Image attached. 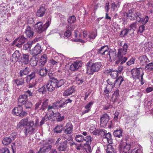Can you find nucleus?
Masks as SVG:
<instances>
[{
  "label": "nucleus",
  "mask_w": 153,
  "mask_h": 153,
  "mask_svg": "<svg viewBox=\"0 0 153 153\" xmlns=\"http://www.w3.org/2000/svg\"><path fill=\"white\" fill-rule=\"evenodd\" d=\"M54 117H56L58 121H62L64 119V117L63 116H61V114L58 112L55 113Z\"/></svg>",
  "instance_id": "37"
},
{
  "label": "nucleus",
  "mask_w": 153,
  "mask_h": 153,
  "mask_svg": "<svg viewBox=\"0 0 153 153\" xmlns=\"http://www.w3.org/2000/svg\"><path fill=\"white\" fill-rule=\"evenodd\" d=\"M130 145L129 144L126 143L123 149V153H129L130 152Z\"/></svg>",
  "instance_id": "42"
},
{
  "label": "nucleus",
  "mask_w": 153,
  "mask_h": 153,
  "mask_svg": "<svg viewBox=\"0 0 153 153\" xmlns=\"http://www.w3.org/2000/svg\"><path fill=\"white\" fill-rule=\"evenodd\" d=\"M43 101V102H42V104L41 105L42 111H45L48 106V99L44 100Z\"/></svg>",
  "instance_id": "36"
},
{
  "label": "nucleus",
  "mask_w": 153,
  "mask_h": 153,
  "mask_svg": "<svg viewBox=\"0 0 153 153\" xmlns=\"http://www.w3.org/2000/svg\"><path fill=\"white\" fill-rule=\"evenodd\" d=\"M48 117H47L46 116H44V117H43L40 122V124L39 126H42V125L44 124L45 121L49 120V118H48Z\"/></svg>",
  "instance_id": "60"
},
{
  "label": "nucleus",
  "mask_w": 153,
  "mask_h": 153,
  "mask_svg": "<svg viewBox=\"0 0 153 153\" xmlns=\"http://www.w3.org/2000/svg\"><path fill=\"white\" fill-rule=\"evenodd\" d=\"M13 113L17 116H19L23 117L26 116L27 113L23 110V107L21 105H19L17 107L14 108L13 110Z\"/></svg>",
  "instance_id": "5"
},
{
  "label": "nucleus",
  "mask_w": 153,
  "mask_h": 153,
  "mask_svg": "<svg viewBox=\"0 0 153 153\" xmlns=\"http://www.w3.org/2000/svg\"><path fill=\"white\" fill-rule=\"evenodd\" d=\"M137 22L136 21L135 22L132 23L129 25V27L130 28L129 29L131 30H132L134 32L135 29L137 27Z\"/></svg>",
  "instance_id": "45"
},
{
  "label": "nucleus",
  "mask_w": 153,
  "mask_h": 153,
  "mask_svg": "<svg viewBox=\"0 0 153 153\" xmlns=\"http://www.w3.org/2000/svg\"><path fill=\"white\" fill-rule=\"evenodd\" d=\"M73 26L71 24L68 25L66 27V30L69 31H71L74 30V28L73 27Z\"/></svg>",
  "instance_id": "63"
},
{
  "label": "nucleus",
  "mask_w": 153,
  "mask_h": 153,
  "mask_svg": "<svg viewBox=\"0 0 153 153\" xmlns=\"http://www.w3.org/2000/svg\"><path fill=\"white\" fill-rule=\"evenodd\" d=\"M36 72L35 71H33L30 74L27 76L26 81L27 83L32 80H35L34 78L36 76Z\"/></svg>",
  "instance_id": "27"
},
{
  "label": "nucleus",
  "mask_w": 153,
  "mask_h": 153,
  "mask_svg": "<svg viewBox=\"0 0 153 153\" xmlns=\"http://www.w3.org/2000/svg\"><path fill=\"white\" fill-rule=\"evenodd\" d=\"M86 151L88 153H91L92 150L89 144H87L86 145V148H85Z\"/></svg>",
  "instance_id": "59"
},
{
  "label": "nucleus",
  "mask_w": 153,
  "mask_h": 153,
  "mask_svg": "<svg viewBox=\"0 0 153 153\" xmlns=\"http://www.w3.org/2000/svg\"><path fill=\"white\" fill-rule=\"evenodd\" d=\"M109 86L107 85L106 87H105V90L104 91V94L105 95V97L108 98L109 95V94L111 92V90L109 89Z\"/></svg>",
  "instance_id": "41"
},
{
  "label": "nucleus",
  "mask_w": 153,
  "mask_h": 153,
  "mask_svg": "<svg viewBox=\"0 0 153 153\" xmlns=\"http://www.w3.org/2000/svg\"><path fill=\"white\" fill-rule=\"evenodd\" d=\"M124 81L123 78L120 76L115 81L114 84L118 85L119 86L121 85L122 82Z\"/></svg>",
  "instance_id": "40"
},
{
  "label": "nucleus",
  "mask_w": 153,
  "mask_h": 153,
  "mask_svg": "<svg viewBox=\"0 0 153 153\" xmlns=\"http://www.w3.org/2000/svg\"><path fill=\"white\" fill-rule=\"evenodd\" d=\"M29 84L27 85L28 88H32L34 87L36 85V80H32L30 82H28Z\"/></svg>",
  "instance_id": "48"
},
{
  "label": "nucleus",
  "mask_w": 153,
  "mask_h": 153,
  "mask_svg": "<svg viewBox=\"0 0 153 153\" xmlns=\"http://www.w3.org/2000/svg\"><path fill=\"white\" fill-rule=\"evenodd\" d=\"M27 41V39L23 35L20 36L14 40L13 43L18 47H21L22 45Z\"/></svg>",
  "instance_id": "7"
},
{
  "label": "nucleus",
  "mask_w": 153,
  "mask_h": 153,
  "mask_svg": "<svg viewBox=\"0 0 153 153\" xmlns=\"http://www.w3.org/2000/svg\"><path fill=\"white\" fill-rule=\"evenodd\" d=\"M15 82L17 85H22L25 83L24 78L20 77L19 76V75L18 76V78L15 80Z\"/></svg>",
  "instance_id": "32"
},
{
  "label": "nucleus",
  "mask_w": 153,
  "mask_h": 153,
  "mask_svg": "<svg viewBox=\"0 0 153 153\" xmlns=\"http://www.w3.org/2000/svg\"><path fill=\"white\" fill-rule=\"evenodd\" d=\"M38 58L35 56H33L31 62V65L32 66H36L38 61Z\"/></svg>",
  "instance_id": "46"
},
{
  "label": "nucleus",
  "mask_w": 153,
  "mask_h": 153,
  "mask_svg": "<svg viewBox=\"0 0 153 153\" xmlns=\"http://www.w3.org/2000/svg\"><path fill=\"white\" fill-rule=\"evenodd\" d=\"M123 56H120V57H119V56L117 55V60L116 62V63L117 64H123L124 63L126 62L127 59V58L126 57H123Z\"/></svg>",
  "instance_id": "24"
},
{
  "label": "nucleus",
  "mask_w": 153,
  "mask_h": 153,
  "mask_svg": "<svg viewBox=\"0 0 153 153\" xmlns=\"http://www.w3.org/2000/svg\"><path fill=\"white\" fill-rule=\"evenodd\" d=\"M123 130L120 129L119 130H117L114 131L113 133L114 136L118 138H121L123 137Z\"/></svg>",
  "instance_id": "28"
},
{
  "label": "nucleus",
  "mask_w": 153,
  "mask_h": 153,
  "mask_svg": "<svg viewBox=\"0 0 153 153\" xmlns=\"http://www.w3.org/2000/svg\"><path fill=\"white\" fill-rule=\"evenodd\" d=\"M84 141L86 142L91 143L92 140V138L90 135H88L85 137H84Z\"/></svg>",
  "instance_id": "55"
},
{
  "label": "nucleus",
  "mask_w": 153,
  "mask_h": 153,
  "mask_svg": "<svg viewBox=\"0 0 153 153\" xmlns=\"http://www.w3.org/2000/svg\"><path fill=\"white\" fill-rule=\"evenodd\" d=\"M35 129V128L33 127L27 126L25 128V134L26 136L30 135L33 134Z\"/></svg>",
  "instance_id": "20"
},
{
  "label": "nucleus",
  "mask_w": 153,
  "mask_h": 153,
  "mask_svg": "<svg viewBox=\"0 0 153 153\" xmlns=\"http://www.w3.org/2000/svg\"><path fill=\"white\" fill-rule=\"evenodd\" d=\"M51 22L49 21H48L43 25L42 22H38L35 25V30L38 33H41L48 28Z\"/></svg>",
  "instance_id": "4"
},
{
  "label": "nucleus",
  "mask_w": 153,
  "mask_h": 153,
  "mask_svg": "<svg viewBox=\"0 0 153 153\" xmlns=\"http://www.w3.org/2000/svg\"><path fill=\"white\" fill-rule=\"evenodd\" d=\"M108 48V46L107 45L102 46L100 48L97 50V53L98 54L102 55H104L105 53H108V51L107 50Z\"/></svg>",
  "instance_id": "13"
},
{
  "label": "nucleus",
  "mask_w": 153,
  "mask_h": 153,
  "mask_svg": "<svg viewBox=\"0 0 153 153\" xmlns=\"http://www.w3.org/2000/svg\"><path fill=\"white\" fill-rule=\"evenodd\" d=\"M47 74V70L46 68H43L40 70L39 74L41 76H44Z\"/></svg>",
  "instance_id": "47"
},
{
  "label": "nucleus",
  "mask_w": 153,
  "mask_h": 153,
  "mask_svg": "<svg viewBox=\"0 0 153 153\" xmlns=\"http://www.w3.org/2000/svg\"><path fill=\"white\" fill-rule=\"evenodd\" d=\"M47 56L45 54H44L41 56L40 62L41 63L42 65H44L47 62Z\"/></svg>",
  "instance_id": "43"
},
{
  "label": "nucleus",
  "mask_w": 153,
  "mask_h": 153,
  "mask_svg": "<svg viewBox=\"0 0 153 153\" xmlns=\"http://www.w3.org/2000/svg\"><path fill=\"white\" fill-rule=\"evenodd\" d=\"M145 47L149 49H151L153 47V45L151 42H146L144 44Z\"/></svg>",
  "instance_id": "53"
},
{
  "label": "nucleus",
  "mask_w": 153,
  "mask_h": 153,
  "mask_svg": "<svg viewBox=\"0 0 153 153\" xmlns=\"http://www.w3.org/2000/svg\"><path fill=\"white\" fill-rule=\"evenodd\" d=\"M32 45V44L31 42L27 43L23 45V48L25 50H30Z\"/></svg>",
  "instance_id": "49"
},
{
  "label": "nucleus",
  "mask_w": 153,
  "mask_h": 153,
  "mask_svg": "<svg viewBox=\"0 0 153 153\" xmlns=\"http://www.w3.org/2000/svg\"><path fill=\"white\" fill-rule=\"evenodd\" d=\"M97 36V34L93 32L91 33L88 36V37L90 39H94Z\"/></svg>",
  "instance_id": "62"
},
{
  "label": "nucleus",
  "mask_w": 153,
  "mask_h": 153,
  "mask_svg": "<svg viewBox=\"0 0 153 153\" xmlns=\"http://www.w3.org/2000/svg\"><path fill=\"white\" fill-rule=\"evenodd\" d=\"M104 138L107 139V141L109 144H112V139L111 137V135L110 133H107L105 131V134L104 135Z\"/></svg>",
  "instance_id": "31"
},
{
  "label": "nucleus",
  "mask_w": 153,
  "mask_h": 153,
  "mask_svg": "<svg viewBox=\"0 0 153 153\" xmlns=\"http://www.w3.org/2000/svg\"><path fill=\"white\" fill-rule=\"evenodd\" d=\"M59 108L65 107L66 106V105L65 102H63L62 100L59 101Z\"/></svg>",
  "instance_id": "64"
},
{
  "label": "nucleus",
  "mask_w": 153,
  "mask_h": 153,
  "mask_svg": "<svg viewBox=\"0 0 153 153\" xmlns=\"http://www.w3.org/2000/svg\"><path fill=\"white\" fill-rule=\"evenodd\" d=\"M52 146L51 145H48L47 146H43L42 147L43 149H45V152L46 153L47 152H48L52 148Z\"/></svg>",
  "instance_id": "61"
},
{
  "label": "nucleus",
  "mask_w": 153,
  "mask_h": 153,
  "mask_svg": "<svg viewBox=\"0 0 153 153\" xmlns=\"http://www.w3.org/2000/svg\"><path fill=\"white\" fill-rule=\"evenodd\" d=\"M73 128V126L71 123L68 122L67 123L63 128L64 134L62 135V137L68 141L70 140Z\"/></svg>",
  "instance_id": "1"
},
{
  "label": "nucleus",
  "mask_w": 153,
  "mask_h": 153,
  "mask_svg": "<svg viewBox=\"0 0 153 153\" xmlns=\"http://www.w3.org/2000/svg\"><path fill=\"white\" fill-rule=\"evenodd\" d=\"M46 11L45 8L42 6L37 10L36 13V15L39 17H42L45 15Z\"/></svg>",
  "instance_id": "14"
},
{
  "label": "nucleus",
  "mask_w": 153,
  "mask_h": 153,
  "mask_svg": "<svg viewBox=\"0 0 153 153\" xmlns=\"http://www.w3.org/2000/svg\"><path fill=\"white\" fill-rule=\"evenodd\" d=\"M108 73H109L111 77L113 79H115L118 76V75L119 74L117 70L116 69H110L109 70H107Z\"/></svg>",
  "instance_id": "19"
},
{
  "label": "nucleus",
  "mask_w": 153,
  "mask_h": 153,
  "mask_svg": "<svg viewBox=\"0 0 153 153\" xmlns=\"http://www.w3.org/2000/svg\"><path fill=\"white\" fill-rule=\"evenodd\" d=\"M42 102V100H40L35 104L34 105V109L37 112H39V111H42V105H41Z\"/></svg>",
  "instance_id": "29"
},
{
  "label": "nucleus",
  "mask_w": 153,
  "mask_h": 153,
  "mask_svg": "<svg viewBox=\"0 0 153 153\" xmlns=\"http://www.w3.org/2000/svg\"><path fill=\"white\" fill-rule=\"evenodd\" d=\"M21 56V53L19 51H16L10 57V59L12 62L15 63L19 59Z\"/></svg>",
  "instance_id": "12"
},
{
  "label": "nucleus",
  "mask_w": 153,
  "mask_h": 153,
  "mask_svg": "<svg viewBox=\"0 0 153 153\" xmlns=\"http://www.w3.org/2000/svg\"><path fill=\"white\" fill-rule=\"evenodd\" d=\"M11 141V139L9 137H6L3 139L2 141V143L4 145H7Z\"/></svg>",
  "instance_id": "38"
},
{
  "label": "nucleus",
  "mask_w": 153,
  "mask_h": 153,
  "mask_svg": "<svg viewBox=\"0 0 153 153\" xmlns=\"http://www.w3.org/2000/svg\"><path fill=\"white\" fill-rule=\"evenodd\" d=\"M63 125L60 124L57 125L53 130V132L54 133H60L62 131H63Z\"/></svg>",
  "instance_id": "25"
},
{
  "label": "nucleus",
  "mask_w": 153,
  "mask_h": 153,
  "mask_svg": "<svg viewBox=\"0 0 153 153\" xmlns=\"http://www.w3.org/2000/svg\"><path fill=\"white\" fill-rule=\"evenodd\" d=\"M28 98L26 94H24L20 95L18 99V102H19L21 103L22 105H23L25 104L28 101Z\"/></svg>",
  "instance_id": "18"
},
{
  "label": "nucleus",
  "mask_w": 153,
  "mask_h": 153,
  "mask_svg": "<svg viewBox=\"0 0 153 153\" xmlns=\"http://www.w3.org/2000/svg\"><path fill=\"white\" fill-rule=\"evenodd\" d=\"M76 19L75 16H72L69 17L67 21L68 23L71 24L74 23Z\"/></svg>",
  "instance_id": "50"
},
{
  "label": "nucleus",
  "mask_w": 153,
  "mask_h": 153,
  "mask_svg": "<svg viewBox=\"0 0 153 153\" xmlns=\"http://www.w3.org/2000/svg\"><path fill=\"white\" fill-rule=\"evenodd\" d=\"M29 69L27 67H26L24 70H22L20 71L19 76L20 77H23L24 76L27 75L29 72Z\"/></svg>",
  "instance_id": "30"
},
{
  "label": "nucleus",
  "mask_w": 153,
  "mask_h": 153,
  "mask_svg": "<svg viewBox=\"0 0 153 153\" xmlns=\"http://www.w3.org/2000/svg\"><path fill=\"white\" fill-rule=\"evenodd\" d=\"M94 104V102L91 101L87 104L85 106V110L82 112V114L83 115L85 113H88L91 111V106Z\"/></svg>",
  "instance_id": "23"
},
{
  "label": "nucleus",
  "mask_w": 153,
  "mask_h": 153,
  "mask_svg": "<svg viewBox=\"0 0 153 153\" xmlns=\"http://www.w3.org/2000/svg\"><path fill=\"white\" fill-rule=\"evenodd\" d=\"M106 150L107 153H115L116 152L113 146L110 144L107 146Z\"/></svg>",
  "instance_id": "33"
},
{
  "label": "nucleus",
  "mask_w": 153,
  "mask_h": 153,
  "mask_svg": "<svg viewBox=\"0 0 153 153\" xmlns=\"http://www.w3.org/2000/svg\"><path fill=\"white\" fill-rule=\"evenodd\" d=\"M101 66L100 62L92 63L90 67V71L89 74H92L94 72L98 71Z\"/></svg>",
  "instance_id": "6"
},
{
  "label": "nucleus",
  "mask_w": 153,
  "mask_h": 153,
  "mask_svg": "<svg viewBox=\"0 0 153 153\" xmlns=\"http://www.w3.org/2000/svg\"><path fill=\"white\" fill-rule=\"evenodd\" d=\"M75 140L78 142H82L84 141V137L82 135H76L75 136Z\"/></svg>",
  "instance_id": "39"
},
{
  "label": "nucleus",
  "mask_w": 153,
  "mask_h": 153,
  "mask_svg": "<svg viewBox=\"0 0 153 153\" xmlns=\"http://www.w3.org/2000/svg\"><path fill=\"white\" fill-rule=\"evenodd\" d=\"M126 53V52L122 50V48H120L118 50L117 55L119 57H120V56H123Z\"/></svg>",
  "instance_id": "51"
},
{
  "label": "nucleus",
  "mask_w": 153,
  "mask_h": 153,
  "mask_svg": "<svg viewBox=\"0 0 153 153\" xmlns=\"http://www.w3.org/2000/svg\"><path fill=\"white\" fill-rule=\"evenodd\" d=\"M29 56L27 54H23L21 57V62L22 65H27L29 63Z\"/></svg>",
  "instance_id": "15"
},
{
  "label": "nucleus",
  "mask_w": 153,
  "mask_h": 153,
  "mask_svg": "<svg viewBox=\"0 0 153 153\" xmlns=\"http://www.w3.org/2000/svg\"><path fill=\"white\" fill-rule=\"evenodd\" d=\"M68 141L67 140H64L60 143L59 145L57 146V149L59 151H65L67 149Z\"/></svg>",
  "instance_id": "10"
},
{
  "label": "nucleus",
  "mask_w": 153,
  "mask_h": 153,
  "mask_svg": "<svg viewBox=\"0 0 153 153\" xmlns=\"http://www.w3.org/2000/svg\"><path fill=\"white\" fill-rule=\"evenodd\" d=\"M108 54L110 59L111 58L114 59L116 58L117 54L115 51H112V50L110 51L108 53H107Z\"/></svg>",
  "instance_id": "35"
},
{
  "label": "nucleus",
  "mask_w": 153,
  "mask_h": 153,
  "mask_svg": "<svg viewBox=\"0 0 153 153\" xmlns=\"http://www.w3.org/2000/svg\"><path fill=\"white\" fill-rule=\"evenodd\" d=\"M105 131H106V130L104 129L99 130V131L98 132L99 133L98 135H100L101 137L104 138V135L105 134Z\"/></svg>",
  "instance_id": "57"
},
{
  "label": "nucleus",
  "mask_w": 153,
  "mask_h": 153,
  "mask_svg": "<svg viewBox=\"0 0 153 153\" xmlns=\"http://www.w3.org/2000/svg\"><path fill=\"white\" fill-rule=\"evenodd\" d=\"M131 73L134 78L139 79L141 82V85H143L144 84V82H143L144 73L143 72V70L141 68H134L131 70Z\"/></svg>",
  "instance_id": "2"
},
{
  "label": "nucleus",
  "mask_w": 153,
  "mask_h": 153,
  "mask_svg": "<svg viewBox=\"0 0 153 153\" xmlns=\"http://www.w3.org/2000/svg\"><path fill=\"white\" fill-rule=\"evenodd\" d=\"M62 60L60 57L55 56L54 59H52L49 61V63L53 65H56L57 63H61V60Z\"/></svg>",
  "instance_id": "22"
},
{
  "label": "nucleus",
  "mask_w": 153,
  "mask_h": 153,
  "mask_svg": "<svg viewBox=\"0 0 153 153\" xmlns=\"http://www.w3.org/2000/svg\"><path fill=\"white\" fill-rule=\"evenodd\" d=\"M139 60H140V63L141 65H146L149 62V60L146 55L140 56L139 58Z\"/></svg>",
  "instance_id": "17"
},
{
  "label": "nucleus",
  "mask_w": 153,
  "mask_h": 153,
  "mask_svg": "<svg viewBox=\"0 0 153 153\" xmlns=\"http://www.w3.org/2000/svg\"><path fill=\"white\" fill-rule=\"evenodd\" d=\"M149 20V17L147 16H146V17L144 18V17H143L142 15L141 14V19H140V18L139 19V20H138V22H142L143 21H145V22H146V23L148 22Z\"/></svg>",
  "instance_id": "54"
},
{
  "label": "nucleus",
  "mask_w": 153,
  "mask_h": 153,
  "mask_svg": "<svg viewBox=\"0 0 153 153\" xmlns=\"http://www.w3.org/2000/svg\"><path fill=\"white\" fill-rule=\"evenodd\" d=\"M146 65L144 69L147 72L153 70V63H148Z\"/></svg>",
  "instance_id": "34"
},
{
  "label": "nucleus",
  "mask_w": 153,
  "mask_h": 153,
  "mask_svg": "<svg viewBox=\"0 0 153 153\" xmlns=\"http://www.w3.org/2000/svg\"><path fill=\"white\" fill-rule=\"evenodd\" d=\"M75 91L74 87L72 86L68 88L67 90H65L63 93L64 96H68L72 94Z\"/></svg>",
  "instance_id": "16"
},
{
  "label": "nucleus",
  "mask_w": 153,
  "mask_h": 153,
  "mask_svg": "<svg viewBox=\"0 0 153 153\" xmlns=\"http://www.w3.org/2000/svg\"><path fill=\"white\" fill-rule=\"evenodd\" d=\"M135 59L134 58H132L127 62L126 64L128 66H130L132 64H134L135 61Z\"/></svg>",
  "instance_id": "58"
},
{
  "label": "nucleus",
  "mask_w": 153,
  "mask_h": 153,
  "mask_svg": "<svg viewBox=\"0 0 153 153\" xmlns=\"http://www.w3.org/2000/svg\"><path fill=\"white\" fill-rule=\"evenodd\" d=\"M55 80L56 81V82L57 84L56 85L57 88H59L64 84L65 80L64 79H61L58 80L56 79H55Z\"/></svg>",
  "instance_id": "44"
},
{
  "label": "nucleus",
  "mask_w": 153,
  "mask_h": 153,
  "mask_svg": "<svg viewBox=\"0 0 153 153\" xmlns=\"http://www.w3.org/2000/svg\"><path fill=\"white\" fill-rule=\"evenodd\" d=\"M100 125L101 126H105L109 120V116L107 114H104L100 118Z\"/></svg>",
  "instance_id": "9"
},
{
  "label": "nucleus",
  "mask_w": 153,
  "mask_h": 153,
  "mask_svg": "<svg viewBox=\"0 0 153 153\" xmlns=\"http://www.w3.org/2000/svg\"><path fill=\"white\" fill-rule=\"evenodd\" d=\"M56 81L55 80V79L53 80V81H48L46 87L49 91H53L55 90L56 88H57Z\"/></svg>",
  "instance_id": "8"
},
{
  "label": "nucleus",
  "mask_w": 153,
  "mask_h": 153,
  "mask_svg": "<svg viewBox=\"0 0 153 153\" xmlns=\"http://www.w3.org/2000/svg\"><path fill=\"white\" fill-rule=\"evenodd\" d=\"M25 33L27 37L31 38L33 36L34 33L31 30V27L29 26H28L25 29Z\"/></svg>",
  "instance_id": "21"
},
{
  "label": "nucleus",
  "mask_w": 153,
  "mask_h": 153,
  "mask_svg": "<svg viewBox=\"0 0 153 153\" xmlns=\"http://www.w3.org/2000/svg\"><path fill=\"white\" fill-rule=\"evenodd\" d=\"M82 66V63L81 62L76 61L70 65V69L72 71H74L77 70Z\"/></svg>",
  "instance_id": "11"
},
{
  "label": "nucleus",
  "mask_w": 153,
  "mask_h": 153,
  "mask_svg": "<svg viewBox=\"0 0 153 153\" xmlns=\"http://www.w3.org/2000/svg\"><path fill=\"white\" fill-rule=\"evenodd\" d=\"M25 104H24L25 107L26 109H29L31 108L32 106V102L28 101L25 103Z\"/></svg>",
  "instance_id": "52"
},
{
  "label": "nucleus",
  "mask_w": 153,
  "mask_h": 153,
  "mask_svg": "<svg viewBox=\"0 0 153 153\" xmlns=\"http://www.w3.org/2000/svg\"><path fill=\"white\" fill-rule=\"evenodd\" d=\"M41 51V47L38 45H36L33 50L32 54L33 55V56H36L39 54Z\"/></svg>",
  "instance_id": "26"
},
{
  "label": "nucleus",
  "mask_w": 153,
  "mask_h": 153,
  "mask_svg": "<svg viewBox=\"0 0 153 153\" xmlns=\"http://www.w3.org/2000/svg\"><path fill=\"white\" fill-rule=\"evenodd\" d=\"M35 121L33 120H31L29 121L28 123L27 126H30V127H33L35 128L36 127L35 125Z\"/></svg>",
  "instance_id": "56"
},
{
  "label": "nucleus",
  "mask_w": 153,
  "mask_h": 153,
  "mask_svg": "<svg viewBox=\"0 0 153 153\" xmlns=\"http://www.w3.org/2000/svg\"><path fill=\"white\" fill-rule=\"evenodd\" d=\"M141 14L140 12L136 11L134 9L129 10L127 13V17L129 19L131 20H136L138 22L140 18L141 19Z\"/></svg>",
  "instance_id": "3"
}]
</instances>
